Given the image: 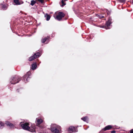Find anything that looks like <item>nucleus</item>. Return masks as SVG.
<instances>
[{
    "label": "nucleus",
    "mask_w": 133,
    "mask_h": 133,
    "mask_svg": "<svg viewBox=\"0 0 133 133\" xmlns=\"http://www.w3.org/2000/svg\"><path fill=\"white\" fill-rule=\"evenodd\" d=\"M29 124L27 123H25L23 124H21V126L22 128L24 130H28L30 131L34 132L35 131V126L30 127Z\"/></svg>",
    "instance_id": "f257e3e1"
},
{
    "label": "nucleus",
    "mask_w": 133,
    "mask_h": 133,
    "mask_svg": "<svg viewBox=\"0 0 133 133\" xmlns=\"http://www.w3.org/2000/svg\"><path fill=\"white\" fill-rule=\"evenodd\" d=\"M60 126L54 124L51 125V130L52 132L54 133H61Z\"/></svg>",
    "instance_id": "f03ea898"
},
{
    "label": "nucleus",
    "mask_w": 133,
    "mask_h": 133,
    "mask_svg": "<svg viewBox=\"0 0 133 133\" xmlns=\"http://www.w3.org/2000/svg\"><path fill=\"white\" fill-rule=\"evenodd\" d=\"M20 79L17 77H13L11 79V80L10 82L11 84H15L18 83L20 81Z\"/></svg>",
    "instance_id": "7ed1b4c3"
},
{
    "label": "nucleus",
    "mask_w": 133,
    "mask_h": 133,
    "mask_svg": "<svg viewBox=\"0 0 133 133\" xmlns=\"http://www.w3.org/2000/svg\"><path fill=\"white\" fill-rule=\"evenodd\" d=\"M41 55L40 54L39 52H37L35 53L33 56L30 57L29 59V60L30 61H31L34 60L35 58L39 57Z\"/></svg>",
    "instance_id": "20e7f679"
},
{
    "label": "nucleus",
    "mask_w": 133,
    "mask_h": 133,
    "mask_svg": "<svg viewBox=\"0 0 133 133\" xmlns=\"http://www.w3.org/2000/svg\"><path fill=\"white\" fill-rule=\"evenodd\" d=\"M67 133H72L77 131V128L72 126L70 127L67 130Z\"/></svg>",
    "instance_id": "39448f33"
},
{
    "label": "nucleus",
    "mask_w": 133,
    "mask_h": 133,
    "mask_svg": "<svg viewBox=\"0 0 133 133\" xmlns=\"http://www.w3.org/2000/svg\"><path fill=\"white\" fill-rule=\"evenodd\" d=\"M64 14L62 12H59L56 17V19L58 21H60L64 16Z\"/></svg>",
    "instance_id": "423d86ee"
},
{
    "label": "nucleus",
    "mask_w": 133,
    "mask_h": 133,
    "mask_svg": "<svg viewBox=\"0 0 133 133\" xmlns=\"http://www.w3.org/2000/svg\"><path fill=\"white\" fill-rule=\"evenodd\" d=\"M111 18L110 17H109V18L108 21L106 22V26H105V27L106 29H110V28H109L108 26H109L112 23L111 22Z\"/></svg>",
    "instance_id": "0eeeda50"
},
{
    "label": "nucleus",
    "mask_w": 133,
    "mask_h": 133,
    "mask_svg": "<svg viewBox=\"0 0 133 133\" xmlns=\"http://www.w3.org/2000/svg\"><path fill=\"white\" fill-rule=\"evenodd\" d=\"M30 74V73L29 72H27L26 73V74L23 77V79L24 80V81L26 82L25 81V79L26 81H27L28 79L29 78H30L29 77V75Z\"/></svg>",
    "instance_id": "6e6552de"
},
{
    "label": "nucleus",
    "mask_w": 133,
    "mask_h": 133,
    "mask_svg": "<svg viewBox=\"0 0 133 133\" xmlns=\"http://www.w3.org/2000/svg\"><path fill=\"white\" fill-rule=\"evenodd\" d=\"M14 2L16 5H19L23 3V2L21 0H14Z\"/></svg>",
    "instance_id": "1a4fd4ad"
},
{
    "label": "nucleus",
    "mask_w": 133,
    "mask_h": 133,
    "mask_svg": "<svg viewBox=\"0 0 133 133\" xmlns=\"http://www.w3.org/2000/svg\"><path fill=\"white\" fill-rule=\"evenodd\" d=\"M43 122V120L41 118H36V123L38 125H39Z\"/></svg>",
    "instance_id": "9d476101"
},
{
    "label": "nucleus",
    "mask_w": 133,
    "mask_h": 133,
    "mask_svg": "<svg viewBox=\"0 0 133 133\" xmlns=\"http://www.w3.org/2000/svg\"><path fill=\"white\" fill-rule=\"evenodd\" d=\"M9 127L11 128H13L14 127V125L9 122H6L5 123Z\"/></svg>",
    "instance_id": "9b49d317"
},
{
    "label": "nucleus",
    "mask_w": 133,
    "mask_h": 133,
    "mask_svg": "<svg viewBox=\"0 0 133 133\" xmlns=\"http://www.w3.org/2000/svg\"><path fill=\"white\" fill-rule=\"evenodd\" d=\"M112 128V127L110 125H108L106 126L105 128L103 129V130L105 131L107 130H109L110 129Z\"/></svg>",
    "instance_id": "f8f14e48"
},
{
    "label": "nucleus",
    "mask_w": 133,
    "mask_h": 133,
    "mask_svg": "<svg viewBox=\"0 0 133 133\" xmlns=\"http://www.w3.org/2000/svg\"><path fill=\"white\" fill-rule=\"evenodd\" d=\"M1 6L2 8L4 10H6L7 8V6L6 5L1 4Z\"/></svg>",
    "instance_id": "ddd939ff"
},
{
    "label": "nucleus",
    "mask_w": 133,
    "mask_h": 133,
    "mask_svg": "<svg viewBox=\"0 0 133 133\" xmlns=\"http://www.w3.org/2000/svg\"><path fill=\"white\" fill-rule=\"evenodd\" d=\"M37 67L36 63H34L32 64V70H34L36 69Z\"/></svg>",
    "instance_id": "4468645a"
},
{
    "label": "nucleus",
    "mask_w": 133,
    "mask_h": 133,
    "mask_svg": "<svg viewBox=\"0 0 133 133\" xmlns=\"http://www.w3.org/2000/svg\"><path fill=\"white\" fill-rule=\"evenodd\" d=\"M45 17L46 18V20L48 21H49L50 18V16L47 14L45 15Z\"/></svg>",
    "instance_id": "2eb2a0df"
},
{
    "label": "nucleus",
    "mask_w": 133,
    "mask_h": 133,
    "mask_svg": "<svg viewBox=\"0 0 133 133\" xmlns=\"http://www.w3.org/2000/svg\"><path fill=\"white\" fill-rule=\"evenodd\" d=\"M68 0H62L61 1V3L62 4L61 5V6L62 7H63L66 4V3H65L64 1H66Z\"/></svg>",
    "instance_id": "dca6fc26"
},
{
    "label": "nucleus",
    "mask_w": 133,
    "mask_h": 133,
    "mask_svg": "<svg viewBox=\"0 0 133 133\" xmlns=\"http://www.w3.org/2000/svg\"><path fill=\"white\" fill-rule=\"evenodd\" d=\"M81 119L85 122H87L88 121V117H84L82 118Z\"/></svg>",
    "instance_id": "f3484780"
},
{
    "label": "nucleus",
    "mask_w": 133,
    "mask_h": 133,
    "mask_svg": "<svg viewBox=\"0 0 133 133\" xmlns=\"http://www.w3.org/2000/svg\"><path fill=\"white\" fill-rule=\"evenodd\" d=\"M48 37H45L44 38H42L41 40L42 42V43H44L45 42V41H47V39H48Z\"/></svg>",
    "instance_id": "a211bd4d"
},
{
    "label": "nucleus",
    "mask_w": 133,
    "mask_h": 133,
    "mask_svg": "<svg viewBox=\"0 0 133 133\" xmlns=\"http://www.w3.org/2000/svg\"><path fill=\"white\" fill-rule=\"evenodd\" d=\"M4 123L0 121V129L3 128L4 127Z\"/></svg>",
    "instance_id": "6ab92c4d"
},
{
    "label": "nucleus",
    "mask_w": 133,
    "mask_h": 133,
    "mask_svg": "<svg viewBox=\"0 0 133 133\" xmlns=\"http://www.w3.org/2000/svg\"><path fill=\"white\" fill-rule=\"evenodd\" d=\"M36 3V1L34 0H32L31 1L30 4L32 6H33Z\"/></svg>",
    "instance_id": "aec40b11"
},
{
    "label": "nucleus",
    "mask_w": 133,
    "mask_h": 133,
    "mask_svg": "<svg viewBox=\"0 0 133 133\" xmlns=\"http://www.w3.org/2000/svg\"><path fill=\"white\" fill-rule=\"evenodd\" d=\"M97 17L99 18H101L102 17H104L101 15H97Z\"/></svg>",
    "instance_id": "412c9836"
},
{
    "label": "nucleus",
    "mask_w": 133,
    "mask_h": 133,
    "mask_svg": "<svg viewBox=\"0 0 133 133\" xmlns=\"http://www.w3.org/2000/svg\"><path fill=\"white\" fill-rule=\"evenodd\" d=\"M37 0L39 2H41V3H43L44 2V0Z\"/></svg>",
    "instance_id": "4be33fe9"
},
{
    "label": "nucleus",
    "mask_w": 133,
    "mask_h": 133,
    "mask_svg": "<svg viewBox=\"0 0 133 133\" xmlns=\"http://www.w3.org/2000/svg\"><path fill=\"white\" fill-rule=\"evenodd\" d=\"M116 132V131L115 130H113L111 131V133H115Z\"/></svg>",
    "instance_id": "5701e85b"
},
{
    "label": "nucleus",
    "mask_w": 133,
    "mask_h": 133,
    "mask_svg": "<svg viewBox=\"0 0 133 133\" xmlns=\"http://www.w3.org/2000/svg\"><path fill=\"white\" fill-rule=\"evenodd\" d=\"M130 133H133V129H131L130 131Z\"/></svg>",
    "instance_id": "b1692460"
},
{
    "label": "nucleus",
    "mask_w": 133,
    "mask_h": 133,
    "mask_svg": "<svg viewBox=\"0 0 133 133\" xmlns=\"http://www.w3.org/2000/svg\"><path fill=\"white\" fill-rule=\"evenodd\" d=\"M132 4H133V0L132 1Z\"/></svg>",
    "instance_id": "393cba45"
}]
</instances>
